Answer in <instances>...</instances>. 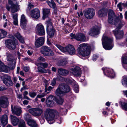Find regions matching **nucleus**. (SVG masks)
Segmentation results:
<instances>
[{"label": "nucleus", "instance_id": "a18cd8bd", "mask_svg": "<svg viewBox=\"0 0 127 127\" xmlns=\"http://www.w3.org/2000/svg\"><path fill=\"white\" fill-rule=\"evenodd\" d=\"M30 96L32 98H34L36 95V93L35 92H30L29 93Z\"/></svg>", "mask_w": 127, "mask_h": 127}, {"label": "nucleus", "instance_id": "13d9d810", "mask_svg": "<svg viewBox=\"0 0 127 127\" xmlns=\"http://www.w3.org/2000/svg\"><path fill=\"white\" fill-rule=\"evenodd\" d=\"M23 69L25 72H28L29 70V68L28 66H24Z\"/></svg>", "mask_w": 127, "mask_h": 127}, {"label": "nucleus", "instance_id": "ea45409f", "mask_svg": "<svg viewBox=\"0 0 127 127\" xmlns=\"http://www.w3.org/2000/svg\"><path fill=\"white\" fill-rule=\"evenodd\" d=\"M37 66H42L43 68H46L48 66V64L46 63H37L36 64Z\"/></svg>", "mask_w": 127, "mask_h": 127}, {"label": "nucleus", "instance_id": "423d86ee", "mask_svg": "<svg viewBox=\"0 0 127 127\" xmlns=\"http://www.w3.org/2000/svg\"><path fill=\"white\" fill-rule=\"evenodd\" d=\"M124 24V23H123L122 24L117 26L116 29L113 31V33L117 39H120L123 37L124 35V32L123 30H120L119 29H120Z\"/></svg>", "mask_w": 127, "mask_h": 127}, {"label": "nucleus", "instance_id": "4be33fe9", "mask_svg": "<svg viewBox=\"0 0 127 127\" xmlns=\"http://www.w3.org/2000/svg\"><path fill=\"white\" fill-rule=\"evenodd\" d=\"M44 39L43 37H40L36 39L35 43V46L38 48L42 46L44 43Z\"/></svg>", "mask_w": 127, "mask_h": 127}, {"label": "nucleus", "instance_id": "2f4dec72", "mask_svg": "<svg viewBox=\"0 0 127 127\" xmlns=\"http://www.w3.org/2000/svg\"><path fill=\"white\" fill-rule=\"evenodd\" d=\"M15 36L21 42L23 43H24V42L22 36L20 35L19 32H17L15 34Z\"/></svg>", "mask_w": 127, "mask_h": 127}, {"label": "nucleus", "instance_id": "e2e57ef3", "mask_svg": "<svg viewBox=\"0 0 127 127\" xmlns=\"http://www.w3.org/2000/svg\"><path fill=\"white\" fill-rule=\"evenodd\" d=\"M56 83V79H54L52 81L51 85H52L53 86Z\"/></svg>", "mask_w": 127, "mask_h": 127}, {"label": "nucleus", "instance_id": "338daca9", "mask_svg": "<svg viewBox=\"0 0 127 127\" xmlns=\"http://www.w3.org/2000/svg\"><path fill=\"white\" fill-rule=\"evenodd\" d=\"M6 7L7 9V10L8 11H9L10 10V8L11 9V6H9L8 5L6 4Z\"/></svg>", "mask_w": 127, "mask_h": 127}, {"label": "nucleus", "instance_id": "6e6d98bb", "mask_svg": "<svg viewBox=\"0 0 127 127\" xmlns=\"http://www.w3.org/2000/svg\"><path fill=\"white\" fill-rule=\"evenodd\" d=\"M54 102L53 101H48V107L53 106L54 105Z\"/></svg>", "mask_w": 127, "mask_h": 127}, {"label": "nucleus", "instance_id": "4d7b16f0", "mask_svg": "<svg viewBox=\"0 0 127 127\" xmlns=\"http://www.w3.org/2000/svg\"><path fill=\"white\" fill-rule=\"evenodd\" d=\"M9 38H11V39L12 40H17L16 39H15L14 35L12 34H9L8 35Z\"/></svg>", "mask_w": 127, "mask_h": 127}, {"label": "nucleus", "instance_id": "cd10ccee", "mask_svg": "<svg viewBox=\"0 0 127 127\" xmlns=\"http://www.w3.org/2000/svg\"><path fill=\"white\" fill-rule=\"evenodd\" d=\"M102 70L104 72V74L105 75H107L108 77H111L112 78H113L115 76V73L113 71V70H112V72H109L108 70H107V74L105 73V69L104 68H102ZM106 71H107L106 70H105Z\"/></svg>", "mask_w": 127, "mask_h": 127}, {"label": "nucleus", "instance_id": "5701e85b", "mask_svg": "<svg viewBox=\"0 0 127 127\" xmlns=\"http://www.w3.org/2000/svg\"><path fill=\"white\" fill-rule=\"evenodd\" d=\"M0 120L2 126L4 127L8 123V117L7 115L5 114L0 118Z\"/></svg>", "mask_w": 127, "mask_h": 127}, {"label": "nucleus", "instance_id": "774afa93", "mask_svg": "<svg viewBox=\"0 0 127 127\" xmlns=\"http://www.w3.org/2000/svg\"><path fill=\"white\" fill-rule=\"evenodd\" d=\"M29 103V101L27 100H24L23 101V103L24 105H27Z\"/></svg>", "mask_w": 127, "mask_h": 127}, {"label": "nucleus", "instance_id": "b1692460", "mask_svg": "<svg viewBox=\"0 0 127 127\" xmlns=\"http://www.w3.org/2000/svg\"><path fill=\"white\" fill-rule=\"evenodd\" d=\"M58 71L59 74L65 76L69 74V71L65 69L62 68H59Z\"/></svg>", "mask_w": 127, "mask_h": 127}, {"label": "nucleus", "instance_id": "e433bc0d", "mask_svg": "<svg viewBox=\"0 0 127 127\" xmlns=\"http://www.w3.org/2000/svg\"><path fill=\"white\" fill-rule=\"evenodd\" d=\"M67 62L66 61L62 60L59 61L57 64L59 66H64L67 64Z\"/></svg>", "mask_w": 127, "mask_h": 127}, {"label": "nucleus", "instance_id": "a878e982", "mask_svg": "<svg viewBox=\"0 0 127 127\" xmlns=\"http://www.w3.org/2000/svg\"><path fill=\"white\" fill-rule=\"evenodd\" d=\"M8 3L9 4L11 5V11L12 13H13L17 11L18 6L17 5L12 3V1H9Z\"/></svg>", "mask_w": 127, "mask_h": 127}, {"label": "nucleus", "instance_id": "f03ea898", "mask_svg": "<svg viewBox=\"0 0 127 127\" xmlns=\"http://www.w3.org/2000/svg\"><path fill=\"white\" fill-rule=\"evenodd\" d=\"M70 90V87L67 84L62 83L59 85V88L56 90V93L58 96H63L65 93L69 92Z\"/></svg>", "mask_w": 127, "mask_h": 127}, {"label": "nucleus", "instance_id": "37998d69", "mask_svg": "<svg viewBox=\"0 0 127 127\" xmlns=\"http://www.w3.org/2000/svg\"><path fill=\"white\" fill-rule=\"evenodd\" d=\"M121 106L123 109L125 111H127V102H124L122 104Z\"/></svg>", "mask_w": 127, "mask_h": 127}, {"label": "nucleus", "instance_id": "f257e3e1", "mask_svg": "<svg viewBox=\"0 0 127 127\" xmlns=\"http://www.w3.org/2000/svg\"><path fill=\"white\" fill-rule=\"evenodd\" d=\"M108 22L110 24L115 25L116 26L124 23L123 22L119 20L118 17L115 15L114 11L112 10H109L108 13Z\"/></svg>", "mask_w": 127, "mask_h": 127}, {"label": "nucleus", "instance_id": "69168bd1", "mask_svg": "<svg viewBox=\"0 0 127 127\" xmlns=\"http://www.w3.org/2000/svg\"><path fill=\"white\" fill-rule=\"evenodd\" d=\"M17 54L18 55V59H20V56L21 55L19 51H17Z\"/></svg>", "mask_w": 127, "mask_h": 127}, {"label": "nucleus", "instance_id": "39448f33", "mask_svg": "<svg viewBox=\"0 0 127 127\" xmlns=\"http://www.w3.org/2000/svg\"><path fill=\"white\" fill-rule=\"evenodd\" d=\"M112 41L113 39L107 37H104L103 38L102 40L103 47L106 50L111 49L113 47L111 44Z\"/></svg>", "mask_w": 127, "mask_h": 127}, {"label": "nucleus", "instance_id": "9d476101", "mask_svg": "<svg viewBox=\"0 0 127 127\" xmlns=\"http://www.w3.org/2000/svg\"><path fill=\"white\" fill-rule=\"evenodd\" d=\"M7 59L8 61V65L11 70L14 69L15 66L16 62L14 61L12 55L9 53H6Z\"/></svg>", "mask_w": 127, "mask_h": 127}, {"label": "nucleus", "instance_id": "3c124183", "mask_svg": "<svg viewBox=\"0 0 127 127\" xmlns=\"http://www.w3.org/2000/svg\"><path fill=\"white\" fill-rule=\"evenodd\" d=\"M123 63L125 64H127V56H125L122 59Z\"/></svg>", "mask_w": 127, "mask_h": 127}, {"label": "nucleus", "instance_id": "4c0bfd02", "mask_svg": "<svg viewBox=\"0 0 127 127\" xmlns=\"http://www.w3.org/2000/svg\"><path fill=\"white\" fill-rule=\"evenodd\" d=\"M19 127H26V124L24 121L23 120H20L19 123Z\"/></svg>", "mask_w": 127, "mask_h": 127}, {"label": "nucleus", "instance_id": "a211bd4d", "mask_svg": "<svg viewBox=\"0 0 127 127\" xmlns=\"http://www.w3.org/2000/svg\"><path fill=\"white\" fill-rule=\"evenodd\" d=\"M30 14L32 18L37 19L40 17V11L37 8L33 9L30 11Z\"/></svg>", "mask_w": 127, "mask_h": 127}, {"label": "nucleus", "instance_id": "f8f14e48", "mask_svg": "<svg viewBox=\"0 0 127 127\" xmlns=\"http://www.w3.org/2000/svg\"><path fill=\"white\" fill-rule=\"evenodd\" d=\"M70 36L72 37L71 39L74 38L77 40L80 41L84 42L86 40V37L85 35L82 33H79L75 34L71 33Z\"/></svg>", "mask_w": 127, "mask_h": 127}, {"label": "nucleus", "instance_id": "603ef678", "mask_svg": "<svg viewBox=\"0 0 127 127\" xmlns=\"http://www.w3.org/2000/svg\"><path fill=\"white\" fill-rule=\"evenodd\" d=\"M65 81L68 83L71 84H73V83H74V82H73V81L69 79H66V80Z\"/></svg>", "mask_w": 127, "mask_h": 127}, {"label": "nucleus", "instance_id": "473e14b6", "mask_svg": "<svg viewBox=\"0 0 127 127\" xmlns=\"http://www.w3.org/2000/svg\"><path fill=\"white\" fill-rule=\"evenodd\" d=\"M43 16L42 19L44 20L48 17V9L43 8Z\"/></svg>", "mask_w": 127, "mask_h": 127}, {"label": "nucleus", "instance_id": "f704fd0d", "mask_svg": "<svg viewBox=\"0 0 127 127\" xmlns=\"http://www.w3.org/2000/svg\"><path fill=\"white\" fill-rule=\"evenodd\" d=\"M59 99L57 98H55V101L58 104H62L64 101V99L63 98L61 97V96H59Z\"/></svg>", "mask_w": 127, "mask_h": 127}, {"label": "nucleus", "instance_id": "1a4fd4ad", "mask_svg": "<svg viewBox=\"0 0 127 127\" xmlns=\"http://www.w3.org/2000/svg\"><path fill=\"white\" fill-rule=\"evenodd\" d=\"M95 13V9L92 8H89L84 10L83 13L85 18L89 19H92Z\"/></svg>", "mask_w": 127, "mask_h": 127}, {"label": "nucleus", "instance_id": "7c9ffc66", "mask_svg": "<svg viewBox=\"0 0 127 127\" xmlns=\"http://www.w3.org/2000/svg\"><path fill=\"white\" fill-rule=\"evenodd\" d=\"M7 32L5 30L0 29V39L5 37L7 34Z\"/></svg>", "mask_w": 127, "mask_h": 127}, {"label": "nucleus", "instance_id": "c9c22d12", "mask_svg": "<svg viewBox=\"0 0 127 127\" xmlns=\"http://www.w3.org/2000/svg\"><path fill=\"white\" fill-rule=\"evenodd\" d=\"M48 4L51 8L54 9L56 8V4L53 0H51V1H48Z\"/></svg>", "mask_w": 127, "mask_h": 127}, {"label": "nucleus", "instance_id": "0eeeda50", "mask_svg": "<svg viewBox=\"0 0 127 127\" xmlns=\"http://www.w3.org/2000/svg\"><path fill=\"white\" fill-rule=\"evenodd\" d=\"M58 113L56 110L48 108V123L52 124L54 122L55 116Z\"/></svg>", "mask_w": 127, "mask_h": 127}, {"label": "nucleus", "instance_id": "5fc2aeb1", "mask_svg": "<svg viewBox=\"0 0 127 127\" xmlns=\"http://www.w3.org/2000/svg\"><path fill=\"white\" fill-rule=\"evenodd\" d=\"M12 15L14 20L18 19V14L17 13L13 14H12Z\"/></svg>", "mask_w": 127, "mask_h": 127}, {"label": "nucleus", "instance_id": "0e129e2a", "mask_svg": "<svg viewBox=\"0 0 127 127\" xmlns=\"http://www.w3.org/2000/svg\"><path fill=\"white\" fill-rule=\"evenodd\" d=\"M28 54L29 55H32L33 53L32 51L31 50H28L27 52Z\"/></svg>", "mask_w": 127, "mask_h": 127}, {"label": "nucleus", "instance_id": "de8ad7c7", "mask_svg": "<svg viewBox=\"0 0 127 127\" xmlns=\"http://www.w3.org/2000/svg\"><path fill=\"white\" fill-rule=\"evenodd\" d=\"M55 98L52 95H50L48 97V101H53L54 102Z\"/></svg>", "mask_w": 127, "mask_h": 127}, {"label": "nucleus", "instance_id": "6e6552de", "mask_svg": "<svg viewBox=\"0 0 127 127\" xmlns=\"http://www.w3.org/2000/svg\"><path fill=\"white\" fill-rule=\"evenodd\" d=\"M6 46L10 50H14L16 47V45L18 44L17 40H12L11 39H7L5 41Z\"/></svg>", "mask_w": 127, "mask_h": 127}, {"label": "nucleus", "instance_id": "49530a36", "mask_svg": "<svg viewBox=\"0 0 127 127\" xmlns=\"http://www.w3.org/2000/svg\"><path fill=\"white\" fill-rule=\"evenodd\" d=\"M53 27L52 25V20L48 17V28L51 27V28H52Z\"/></svg>", "mask_w": 127, "mask_h": 127}, {"label": "nucleus", "instance_id": "2eb2a0df", "mask_svg": "<svg viewBox=\"0 0 127 127\" xmlns=\"http://www.w3.org/2000/svg\"><path fill=\"white\" fill-rule=\"evenodd\" d=\"M8 98L5 96H1L0 97V105L3 108L7 107L8 105Z\"/></svg>", "mask_w": 127, "mask_h": 127}, {"label": "nucleus", "instance_id": "a19ab883", "mask_svg": "<svg viewBox=\"0 0 127 127\" xmlns=\"http://www.w3.org/2000/svg\"><path fill=\"white\" fill-rule=\"evenodd\" d=\"M38 69L39 71L40 72L46 73L47 72V70H45L44 68L42 67L41 66H38Z\"/></svg>", "mask_w": 127, "mask_h": 127}, {"label": "nucleus", "instance_id": "dca6fc26", "mask_svg": "<svg viewBox=\"0 0 127 127\" xmlns=\"http://www.w3.org/2000/svg\"><path fill=\"white\" fill-rule=\"evenodd\" d=\"M12 112L13 114L17 116H20L22 110L21 108L17 105H11Z\"/></svg>", "mask_w": 127, "mask_h": 127}, {"label": "nucleus", "instance_id": "c03bdc74", "mask_svg": "<svg viewBox=\"0 0 127 127\" xmlns=\"http://www.w3.org/2000/svg\"><path fill=\"white\" fill-rule=\"evenodd\" d=\"M54 55V53L52 50L50 49V48L48 47V56H51Z\"/></svg>", "mask_w": 127, "mask_h": 127}, {"label": "nucleus", "instance_id": "f3484780", "mask_svg": "<svg viewBox=\"0 0 127 127\" xmlns=\"http://www.w3.org/2000/svg\"><path fill=\"white\" fill-rule=\"evenodd\" d=\"M70 70L72 73L76 76H79L81 74V71L79 67L75 66H72Z\"/></svg>", "mask_w": 127, "mask_h": 127}, {"label": "nucleus", "instance_id": "412c9836", "mask_svg": "<svg viewBox=\"0 0 127 127\" xmlns=\"http://www.w3.org/2000/svg\"><path fill=\"white\" fill-rule=\"evenodd\" d=\"M10 117L11 123L13 126H17L19 123L20 120L16 116L12 115H10Z\"/></svg>", "mask_w": 127, "mask_h": 127}, {"label": "nucleus", "instance_id": "bb28decb", "mask_svg": "<svg viewBox=\"0 0 127 127\" xmlns=\"http://www.w3.org/2000/svg\"><path fill=\"white\" fill-rule=\"evenodd\" d=\"M40 52L41 54L44 56L48 55V47L47 46H44L40 48Z\"/></svg>", "mask_w": 127, "mask_h": 127}, {"label": "nucleus", "instance_id": "4468645a", "mask_svg": "<svg viewBox=\"0 0 127 127\" xmlns=\"http://www.w3.org/2000/svg\"><path fill=\"white\" fill-rule=\"evenodd\" d=\"M29 112L33 115L39 116L43 112L42 109L38 108H33L29 110Z\"/></svg>", "mask_w": 127, "mask_h": 127}, {"label": "nucleus", "instance_id": "8fccbe9b", "mask_svg": "<svg viewBox=\"0 0 127 127\" xmlns=\"http://www.w3.org/2000/svg\"><path fill=\"white\" fill-rule=\"evenodd\" d=\"M74 90L75 92L77 93H78L79 91V87L78 85L74 84Z\"/></svg>", "mask_w": 127, "mask_h": 127}, {"label": "nucleus", "instance_id": "20e7f679", "mask_svg": "<svg viewBox=\"0 0 127 127\" xmlns=\"http://www.w3.org/2000/svg\"><path fill=\"white\" fill-rule=\"evenodd\" d=\"M56 46L62 51L65 52H68L70 54L73 55L75 54V50L72 45H68L65 47H63L59 45H56Z\"/></svg>", "mask_w": 127, "mask_h": 127}, {"label": "nucleus", "instance_id": "680f3d73", "mask_svg": "<svg viewBox=\"0 0 127 127\" xmlns=\"http://www.w3.org/2000/svg\"><path fill=\"white\" fill-rule=\"evenodd\" d=\"M13 24L16 26L18 25V19L14 20L13 21Z\"/></svg>", "mask_w": 127, "mask_h": 127}, {"label": "nucleus", "instance_id": "aec40b11", "mask_svg": "<svg viewBox=\"0 0 127 127\" xmlns=\"http://www.w3.org/2000/svg\"><path fill=\"white\" fill-rule=\"evenodd\" d=\"M108 12V9L105 8H103L99 9L97 12L98 16L100 17H102L107 15Z\"/></svg>", "mask_w": 127, "mask_h": 127}, {"label": "nucleus", "instance_id": "9b49d317", "mask_svg": "<svg viewBox=\"0 0 127 127\" xmlns=\"http://www.w3.org/2000/svg\"><path fill=\"white\" fill-rule=\"evenodd\" d=\"M3 83L7 86L10 87L13 85L11 77L7 75H5L1 77Z\"/></svg>", "mask_w": 127, "mask_h": 127}, {"label": "nucleus", "instance_id": "58836bf2", "mask_svg": "<svg viewBox=\"0 0 127 127\" xmlns=\"http://www.w3.org/2000/svg\"><path fill=\"white\" fill-rule=\"evenodd\" d=\"M42 117L43 118L42 119L43 121L44 120V118H45L47 121H48V109H46L45 111L44 112L42 115Z\"/></svg>", "mask_w": 127, "mask_h": 127}, {"label": "nucleus", "instance_id": "052dcab7", "mask_svg": "<svg viewBox=\"0 0 127 127\" xmlns=\"http://www.w3.org/2000/svg\"><path fill=\"white\" fill-rule=\"evenodd\" d=\"M4 64L0 61V71H2L3 69Z\"/></svg>", "mask_w": 127, "mask_h": 127}, {"label": "nucleus", "instance_id": "393cba45", "mask_svg": "<svg viewBox=\"0 0 127 127\" xmlns=\"http://www.w3.org/2000/svg\"><path fill=\"white\" fill-rule=\"evenodd\" d=\"M20 22L21 27L23 29L27 25V21L25 18V15L23 14L21 16Z\"/></svg>", "mask_w": 127, "mask_h": 127}, {"label": "nucleus", "instance_id": "72a5a7b5", "mask_svg": "<svg viewBox=\"0 0 127 127\" xmlns=\"http://www.w3.org/2000/svg\"><path fill=\"white\" fill-rule=\"evenodd\" d=\"M24 119L27 122L32 119L31 115L28 113H26L25 114L24 116Z\"/></svg>", "mask_w": 127, "mask_h": 127}, {"label": "nucleus", "instance_id": "bf43d9fd", "mask_svg": "<svg viewBox=\"0 0 127 127\" xmlns=\"http://www.w3.org/2000/svg\"><path fill=\"white\" fill-rule=\"evenodd\" d=\"M46 94L44 93H42L41 95H37V97L38 98H41L44 96Z\"/></svg>", "mask_w": 127, "mask_h": 127}, {"label": "nucleus", "instance_id": "ddd939ff", "mask_svg": "<svg viewBox=\"0 0 127 127\" xmlns=\"http://www.w3.org/2000/svg\"><path fill=\"white\" fill-rule=\"evenodd\" d=\"M36 34L39 36H42L45 34V31L43 26L41 24H38L35 28Z\"/></svg>", "mask_w": 127, "mask_h": 127}, {"label": "nucleus", "instance_id": "864d4df0", "mask_svg": "<svg viewBox=\"0 0 127 127\" xmlns=\"http://www.w3.org/2000/svg\"><path fill=\"white\" fill-rule=\"evenodd\" d=\"M28 8L29 10L31 8H33L34 7V5L32 4L31 3H29V4L28 5Z\"/></svg>", "mask_w": 127, "mask_h": 127}, {"label": "nucleus", "instance_id": "7ed1b4c3", "mask_svg": "<svg viewBox=\"0 0 127 127\" xmlns=\"http://www.w3.org/2000/svg\"><path fill=\"white\" fill-rule=\"evenodd\" d=\"M78 50L79 54L83 57L88 56L90 54V47L85 43L80 44L78 48Z\"/></svg>", "mask_w": 127, "mask_h": 127}, {"label": "nucleus", "instance_id": "79ce46f5", "mask_svg": "<svg viewBox=\"0 0 127 127\" xmlns=\"http://www.w3.org/2000/svg\"><path fill=\"white\" fill-rule=\"evenodd\" d=\"M122 84L123 85L126 86L127 87V77H125L122 79Z\"/></svg>", "mask_w": 127, "mask_h": 127}, {"label": "nucleus", "instance_id": "c85d7f7f", "mask_svg": "<svg viewBox=\"0 0 127 127\" xmlns=\"http://www.w3.org/2000/svg\"><path fill=\"white\" fill-rule=\"evenodd\" d=\"M48 35L49 36V37L52 38L53 37L54 34L55 30L54 29L53 27L52 28L51 27H49L48 28Z\"/></svg>", "mask_w": 127, "mask_h": 127}, {"label": "nucleus", "instance_id": "c756f323", "mask_svg": "<svg viewBox=\"0 0 127 127\" xmlns=\"http://www.w3.org/2000/svg\"><path fill=\"white\" fill-rule=\"evenodd\" d=\"M28 125L32 127H37V124L35 121L33 119H32L27 122Z\"/></svg>", "mask_w": 127, "mask_h": 127}, {"label": "nucleus", "instance_id": "09e8293b", "mask_svg": "<svg viewBox=\"0 0 127 127\" xmlns=\"http://www.w3.org/2000/svg\"><path fill=\"white\" fill-rule=\"evenodd\" d=\"M37 61L39 62H45V59L42 56H40L38 57Z\"/></svg>", "mask_w": 127, "mask_h": 127}, {"label": "nucleus", "instance_id": "6ab92c4d", "mask_svg": "<svg viewBox=\"0 0 127 127\" xmlns=\"http://www.w3.org/2000/svg\"><path fill=\"white\" fill-rule=\"evenodd\" d=\"M100 28L99 27L95 26L91 29L89 33V34L92 36L98 34L100 32Z\"/></svg>", "mask_w": 127, "mask_h": 127}]
</instances>
